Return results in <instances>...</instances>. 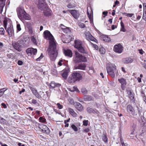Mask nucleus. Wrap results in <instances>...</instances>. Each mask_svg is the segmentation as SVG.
<instances>
[{
    "label": "nucleus",
    "instance_id": "obj_1",
    "mask_svg": "<svg viewBox=\"0 0 146 146\" xmlns=\"http://www.w3.org/2000/svg\"><path fill=\"white\" fill-rule=\"evenodd\" d=\"M45 39L49 40V46L48 49V54L52 61H55L58 54V50L55 40L52 34L48 30L44 32Z\"/></svg>",
    "mask_w": 146,
    "mask_h": 146
},
{
    "label": "nucleus",
    "instance_id": "obj_2",
    "mask_svg": "<svg viewBox=\"0 0 146 146\" xmlns=\"http://www.w3.org/2000/svg\"><path fill=\"white\" fill-rule=\"evenodd\" d=\"M82 79V76L79 72H73L69 76L68 81L70 83H74L76 82H79Z\"/></svg>",
    "mask_w": 146,
    "mask_h": 146
},
{
    "label": "nucleus",
    "instance_id": "obj_3",
    "mask_svg": "<svg viewBox=\"0 0 146 146\" xmlns=\"http://www.w3.org/2000/svg\"><path fill=\"white\" fill-rule=\"evenodd\" d=\"M17 11L18 17L20 19L23 20H29L31 19L30 15L20 7L17 8Z\"/></svg>",
    "mask_w": 146,
    "mask_h": 146
},
{
    "label": "nucleus",
    "instance_id": "obj_4",
    "mask_svg": "<svg viewBox=\"0 0 146 146\" xmlns=\"http://www.w3.org/2000/svg\"><path fill=\"white\" fill-rule=\"evenodd\" d=\"M107 72L111 77L114 78L115 74L117 76L118 75V73L116 67L115 65H114L112 66L108 67L106 68Z\"/></svg>",
    "mask_w": 146,
    "mask_h": 146
},
{
    "label": "nucleus",
    "instance_id": "obj_5",
    "mask_svg": "<svg viewBox=\"0 0 146 146\" xmlns=\"http://www.w3.org/2000/svg\"><path fill=\"white\" fill-rule=\"evenodd\" d=\"M75 57L74 59V61L76 63H78L82 62H86L87 61L86 58L80 54L78 52L75 53Z\"/></svg>",
    "mask_w": 146,
    "mask_h": 146
},
{
    "label": "nucleus",
    "instance_id": "obj_6",
    "mask_svg": "<svg viewBox=\"0 0 146 146\" xmlns=\"http://www.w3.org/2000/svg\"><path fill=\"white\" fill-rule=\"evenodd\" d=\"M123 47L120 44L115 45L113 47L114 51L118 54L122 53L123 50Z\"/></svg>",
    "mask_w": 146,
    "mask_h": 146
},
{
    "label": "nucleus",
    "instance_id": "obj_7",
    "mask_svg": "<svg viewBox=\"0 0 146 146\" xmlns=\"http://www.w3.org/2000/svg\"><path fill=\"white\" fill-rule=\"evenodd\" d=\"M26 51L28 55L34 56L37 53V50L36 48H29L26 50Z\"/></svg>",
    "mask_w": 146,
    "mask_h": 146
},
{
    "label": "nucleus",
    "instance_id": "obj_8",
    "mask_svg": "<svg viewBox=\"0 0 146 146\" xmlns=\"http://www.w3.org/2000/svg\"><path fill=\"white\" fill-rule=\"evenodd\" d=\"M5 29L10 36H12L14 35V30L12 24L9 23L8 25V27H7L6 29Z\"/></svg>",
    "mask_w": 146,
    "mask_h": 146
},
{
    "label": "nucleus",
    "instance_id": "obj_9",
    "mask_svg": "<svg viewBox=\"0 0 146 146\" xmlns=\"http://www.w3.org/2000/svg\"><path fill=\"white\" fill-rule=\"evenodd\" d=\"M86 38L88 40H90L94 41L96 43L98 42L97 40L94 38L91 34L89 32H87L85 34Z\"/></svg>",
    "mask_w": 146,
    "mask_h": 146
},
{
    "label": "nucleus",
    "instance_id": "obj_10",
    "mask_svg": "<svg viewBox=\"0 0 146 146\" xmlns=\"http://www.w3.org/2000/svg\"><path fill=\"white\" fill-rule=\"evenodd\" d=\"M127 111L130 113L132 115L134 116L137 115V114L135 113V111L133 107L130 105H128L126 107Z\"/></svg>",
    "mask_w": 146,
    "mask_h": 146
},
{
    "label": "nucleus",
    "instance_id": "obj_11",
    "mask_svg": "<svg viewBox=\"0 0 146 146\" xmlns=\"http://www.w3.org/2000/svg\"><path fill=\"white\" fill-rule=\"evenodd\" d=\"M69 12L75 19H78L79 17L80 14L78 11L71 10H69Z\"/></svg>",
    "mask_w": 146,
    "mask_h": 146
},
{
    "label": "nucleus",
    "instance_id": "obj_12",
    "mask_svg": "<svg viewBox=\"0 0 146 146\" xmlns=\"http://www.w3.org/2000/svg\"><path fill=\"white\" fill-rule=\"evenodd\" d=\"M38 6L39 9L41 11H43L46 10L48 8L47 5L46 3H38Z\"/></svg>",
    "mask_w": 146,
    "mask_h": 146
},
{
    "label": "nucleus",
    "instance_id": "obj_13",
    "mask_svg": "<svg viewBox=\"0 0 146 146\" xmlns=\"http://www.w3.org/2000/svg\"><path fill=\"white\" fill-rule=\"evenodd\" d=\"M118 81L121 84V87L122 90H124L125 88V85L126 84V80L124 78H121L118 79Z\"/></svg>",
    "mask_w": 146,
    "mask_h": 146
},
{
    "label": "nucleus",
    "instance_id": "obj_14",
    "mask_svg": "<svg viewBox=\"0 0 146 146\" xmlns=\"http://www.w3.org/2000/svg\"><path fill=\"white\" fill-rule=\"evenodd\" d=\"M30 89L31 90L33 94L38 99H40L42 98V97L37 92V90L35 88L31 87Z\"/></svg>",
    "mask_w": 146,
    "mask_h": 146
},
{
    "label": "nucleus",
    "instance_id": "obj_15",
    "mask_svg": "<svg viewBox=\"0 0 146 146\" xmlns=\"http://www.w3.org/2000/svg\"><path fill=\"white\" fill-rule=\"evenodd\" d=\"M89 8L90 10L88 9V7L87 8V13L88 16L90 19V22L91 23L92 20V15L93 14V10L91 7H90Z\"/></svg>",
    "mask_w": 146,
    "mask_h": 146
},
{
    "label": "nucleus",
    "instance_id": "obj_16",
    "mask_svg": "<svg viewBox=\"0 0 146 146\" xmlns=\"http://www.w3.org/2000/svg\"><path fill=\"white\" fill-rule=\"evenodd\" d=\"M63 52L65 56L69 57H72V52L71 50L69 49H64L63 50Z\"/></svg>",
    "mask_w": 146,
    "mask_h": 146
},
{
    "label": "nucleus",
    "instance_id": "obj_17",
    "mask_svg": "<svg viewBox=\"0 0 146 146\" xmlns=\"http://www.w3.org/2000/svg\"><path fill=\"white\" fill-rule=\"evenodd\" d=\"M12 45L14 48L16 50H18L19 51H21V47L20 46L17 42H12Z\"/></svg>",
    "mask_w": 146,
    "mask_h": 146
},
{
    "label": "nucleus",
    "instance_id": "obj_18",
    "mask_svg": "<svg viewBox=\"0 0 146 146\" xmlns=\"http://www.w3.org/2000/svg\"><path fill=\"white\" fill-rule=\"evenodd\" d=\"M69 72V68L68 67H66L65 69V70L62 74V77L66 79L68 76V74Z\"/></svg>",
    "mask_w": 146,
    "mask_h": 146
},
{
    "label": "nucleus",
    "instance_id": "obj_19",
    "mask_svg": "<svg viewBox=\"0 0 146 146\" xmlns=\"http://www.w3.org/2000/svg\"><path fill=\"white\" fill-rule=\"evenodd\" d=\"M74 106L76 108L78 111H81L83 110V107L80 103L78 102H76Z\"/></svg>",
    "mask_w": 146,
    "mask_h": 146
},
{
    "label": "nucleus",
    "instance_id": "obj_20",
    "mask_svg": "<svg viewBox=\"0 0 146 146\" xmlns=\"http://www.w3.org/2000/svg\"><path fill=\"white\" fill-rule=\"evenodd\" d=\"M68 111L70 114L73 117H76L78 116V115L73 109L70 108H68Z\"/></svg>",
    "mask_w": 146,
    "mask_h": 146
},
{
    "label": "nucleus",
    "instance_id": "obj_21",
    "mask_svg": "<svg viewBox=\"0 0 146 146\" xmlns=\"http://www.w3.org/2000/svg\"><path fill=\"white\" fill-rule=\"evenodd\" d=\"M133 61V60L130 57H127L122 59V61L124 64L131 63Z\"/></svg>",
    "mask_w": 146,
    "mask_h": 146
},
{
    "label": "nucleus",
    "instance_id": "obj_22",
    "mask_svg": "<svg viewBox=\"0 0 146 146\" xmlns=\"http://www.w3.org/2000/svg\"><path fill=\"white\" fill-rule=\"evenodd\" d=\"M87 111L89 113H93L94 114H98L99 112L97 110H94L90 107L87 108L86 109Z\"/></svg>",
    "mask_w": 146,
    "mask_h": 146
},
{
    "label": "nucleus",
    "instance_id": "obj_23",
    "mask_svg": "<svg viewBox=\"0 0 146 146\" xmlns=\"http://www.w3.org/2000/svg\"><path fill=\"white\" fill-rule=\"evenodd\" d=\"M75 47L77 49L82 45V42L79 40H75Z\"/></svg>",
    "mask_w": 146,
    "mask_h": 146
},
{
    "label": "nucleus",
    "instance_id": "obj_24",
    "mask_svg": "<svg viewBox=\"0 0 146 146\" xmlns=\"http://www.w3.org/2000/svg\"><path fill=\"white\" fill-rule=\"evenodd\" d=\"M101 40L105 42H108L111 40L110 38L106 35L102 36L101 37Z\"/></svg>",
    "mask_w": 146,
    "mask_h": 146
},
{
    "label": "nucleus",
    "instance_id": "obj_25",
    "mask_svg": "<svg viewBox=\"0 0 146 146\" xmlns=\"http://www.w3.org/2000/svg\"><path fill=\"white\" fill-rule=\"evenodd\" d=\"M78 50L82 53L87 54V52L85 49V48L82 45L77 48Z\"/></svg>",
    "mask_w": 146,
    "mask_h": 146
},
{
    "label": "nucleus",
    "instance_id": "obj_26",
    "mask_svg": "<svg viewBox=\"0 0 146 146\" xmlns=\"http://www.w3.org/2000/svg\"><path fill=\"white\" fill-rule=\"evenodd\" d=\"M86 65L85 64H80L76 67V69H79L84 70L86 67Z\"/></svg>",
    "mask_w": 146,
    "mask_h": 146
},
{
    "label": "nucleus",
    "instance_id": "obj_27",
    "mask_svg": "<svg viewBox=\"0 0 146 146\" xmlns=\"http://www.w3.org/2000/svg\"><path fill=\"white\" fill-rule=\"evenodd\" d=\"M84 100L85 101L93 100V98L90 96L85 95L84 97Z\"/></svg>",
    "mask_w": 146,
    "mask_h": 146
},
{
    "label": "nucleus",
    "instance_id": "obj_28",
    "mask_svg": "<svg viewBox=\"0 0 146 146\" xmlns=\"http://www.w3.org/2000/svg\"><path fill=\"white\" fill-rule=\"evenodd\" d=\"M51 11L48 8L46 10L44 11L43 13L45 16L48 17L51 15Z\"/></svg>",
    "mask_w": 146,
    "mask_h": 146
},
{
    "label": "nucleus",
    "instance_id": "obj_29",
    "mask_svg": "<svg viewBox=\"0 0 146 146\" xmlns=\"http://www.w3.org/2000/svg\"><path fill=\"white\" fill-rule=\"evenodd\" d=\"M102 139L105 143H107L108 142V138L106 133L103 135L102 136Z\"/></svg>",
    "mask_w": 146,
    "mask_h": 146
},
{
    "label": "nucleus",
    "instance_id": "obj_30",
    "mask_svg": "<svg viewBox=\"0 0 146 146\" xmlns=\"http://www.w3.org/2000/svg\"><path fill=\"white\" fill-rule=\"evenodd\" d=\"M5 0H0V13H2L3 8L5 5L4 3V1Z\"/></svg>",
    "mask_w": 146,
    "mask_h": 146
},
{
    "label": "nucleus",
    "instance_id": "obj_31",
    "mask_svg": "<svg viewBox=\"0 0 146 146\" xmlns=\"http://www.w3.org/2000/svg\"><path fill=\"white\" fill-rule=\"evenodd\" d=\"M120 24L121 26L120 31L123 32H125L126 31V30L125 28L123 23L121 21V22Z\"/></svg>",
    "mask_w": 146,
    "mask_h": 146
},
{
    "label": "nucleus",
    "instance_id": "obj_32",
    "mask_svg": "<svg viewBox=\"0 0 146 146\" xmlns=\"http://www.w3.org/2000/svg\"><path fill=\"white\" fill-rule=\"evenodd\" d=\"M65 28H64L62 27H61V28L63 29V31L64 32L66 33H68L70 32V31L69 28L67 27H64Z\"/></svg>",
    "mask_w": 146,
    "mask_h": 146
},
{
    "label": "nucleus",
    "instance_id": "obj_33",
    "mask_svg": "<svg viewBox=\"0 0 146 146\" xmlns=\"http://www.w3.org/2000/svg\"><path fill=\"white\" fill-rule=\"evenodd\" d=\"M76 5L73 3H70L67 5V7L69 8H72L76 7Z\"/></svg>",
    "mask_w": 146,
    "mask_h": 146
},
{
    "label": "nucleus",
    "instance_id": "obj_34",
    "mask_svg": "<svg viewBox=\"0 0 146 146\" xmlns=\"http://www.w3.org/2000/svg\"><path fill=\"white\" fill-rule=\"evenodd\" d=\"M17 42L21 47L23 46V44L24 43L23 39L19 40Z\"/></svg>",
    "mask_w": 146,
    "mask_h": 146
},
{
    "label": "nucleus",
    "instance_id": "obj_35",
    "mask_svg": "<svg viewBox=\"0 0 146 146\" xmlns=\"http://www.w3.org/2000/svg\"><path fill=\"white\" fill-rule=\"evenodd\" d=\"M81 92L84 94H86L88 93V91L86 88H83L81 89Z\"/></svg>",
    "mask_w": 146,
    "mask_h": 146
},
{
    "label": "nucleus",
    "instance_id": "obj_36",
    "mask_svg": "<svg viewBox=\"0 0 146 146\" xmlns=\"http://www.w3.org/2000/svg\"><path fill=\"white\" fill-rule=\"evenodd\" d=\"M39 121L40 122L45 123L46 121V119L44 118H43V117H40L39 118Z\"/></svg>",
    "mask_w": 146,
    "mask_h": 146
},
{
    "label": "nucleus",
    "instance_id": "obj_37",
    "mask_svg": "<svg viewBox=\"0 0 146 146\" xmlns=\"http://www.w3.org/2000/svg\"><path fill=\"white\" fill-rule=\"evenodd\" d=\"M95 71L94 68L92 67H89V72L91 73H93Z\"/></svg>",
    "mask_w": 146,
    "mask_h": 146
},
{
    "label": "nucleus",
    "instance_id": "obj_38",
    "mask_svg": "<svg viewBox=\"0 0 146 146\" xmlns=\"http://www.w3.org/2000/svg\"><path fill=\"white\" fill-rule=\"evenodd\" d=\"M31 41L35 45H36V39L34 36H32L31 37Z\"/></svg>",
    "mask_w": 146,
    "mask_h": 146
},
{
    "label": "nucleus",
    "instance_id": "obj_39",
    "mask_svg": "<svg viewBox=\"0 0 146 146\" xmlns=\"http://www.w3.org/2000/svg\"><path fill=\"white\" fill-rule=\"evenodd\" d=\"M143 19L146 21V8L144 9V13L143 16Z\"/></svg>",
    "mask_w": 146,
    "mask_h": 146
},
{
    "label": "nucleus",
    "instance_id": "obj_40",
    "mask_svg": "<svg viewBox=\"0 0 146 146\" xmlns=\"http://www.w3.org/2000/svg\"><path fill=\"white\" fill-rule=\"evenodd\" d=\"M6 90L5 88L0 90V97H1L4 94V92Z\"/></svg>",
    "mask_w": 146,
    "mask_h": 146
},
{
    "label": "nucleus",
    "instance_id": "obj_41",
    "mask_svg": "<svg viewBox=\"0 0 146 146\" xmlns=\"http://www.w3.org/2000/svg\"><path fill=\"white\" fill-rule=\"evenodd\" d=\"M50 86L52 88H54L56 87V83L54 82H52L50 83Z\"/></svg>",
    "mask_w": 146,
    "mask_h": 146
},
{
    "label": "nucleus",
    "instance_id": "obj_42",
    "mask_svg": "<svg viewBox=\"0 0 146 146\" xmlns=\"http://www.w3.org/2000/svg\"><path fill=\"white\" fill-rule=\"evenodd\" d=\"M7 55V57L9 58L13 59L14 58V56L12 54H8Z\"/></svg>",
    "mask_w": 146,
    "mask_h": 146
},
{
    "label": "nucleus",
    "instance_id": "obj_43",
    "mask_svg": "<svg viewBox=\"0 0 146 146\" xmlns=\"http://www.w3.org/2000/svg\"><path fill=\"white\" fill-rule=\"evenodd\" d=\"M71 127L74 131H78V128L74 125H72L71 126Z\"/></svg>",
    "mask_w": 146,
    "mask_h": 146
},
{
    "label": "nucleus",
    "instance_id": "obj_44",
    "mask_svg": "<svg viewBox=\"0 0 146 146\" xmlns=\"http://www.w3.org/2000/svg\"><path fill=\"white\" fill-rule=\"evenodd\" d=\"M5 31L4 29L3 28H0V34L3 35H4Z\"/></svg>",
    "mask_w": 146,
    "mask_h": 146
},
{
    "label": "nucleus",
    "instance_id": "obj_45",
    "mask_svg": "<svg viewBox=\"0 0 146 146\" xmlns=\"http://www.w3.org/2000/svg\"><path fill=\"white\" fill-rule=\"evenodd\" d=\"M6 122H7L6 120L3 118H2L0 121V123H1L3 124H6L7 123Z\"/></svg>",
    "mask_w": 146,
    "mask_h": 146
},
{
    "label": "nucleus",
    "instance_id": "obj_46",
    "mask_svg": "<svg viewBox=\"0 0 146 146\" xmlns=\"http://www.w3.org/2000/svg\"><path fill=\"white\" fill-rule=\"evenodd\" d=\"M32 103L33 104H36L37 106H40V104L37 102L36 100L35 99H33L32 100Z\"/></svg>",
    "mask_w": 146,
    "mask_h": 146
},
{
    "label": "nucleus",
    "instance_id": "obj_47",
    "mask_svg": "<svg viewBox=\"0 0 146 146\" xmlns=\"http://www.w3.org/2000/svg\"><path fill=\"white\" fill-rule=\"evenodd\" d=\"M4 26L5 28L6 29L7 27V20L6 19H5L3 21Z\"/></svg>",
    "mask_w": 146,
    "mask_h": 146
},
{
    "label": "nucleus",
    "instance_id": "obj_48",
    "mask_svg": "<svg viewBox=\"0 0 146 146\" xmlns=\"http://www.w3.org/2000/svg\"><path fill=\"white\" fill-rule=\"evenodd\" d=\"M56 105L57 106L58 108L59 109H62L63 108V106L60 105L59 103H57Z\"/></svg>",
    "mask_w": 146,
    "mask_h": 146
},
{
    "label": "nucleus",
    "instance_id": "obj_49",
    "mask_svg": "<svg viewBox=\"0 0 146 146\" xmlns=\"http://www.w3.org/2000/svg\"><path fill=\"white\" fill-rule=\"evenodd\" d=\"M44 57V55L42 53H41L40 56L36 59V61H40Z\"/></svg>",
    "mask_w": 146,
    "mask_h": 146
},
{
    "label": "nucleus",
    "instance_id": "obj_50",
    "mask_svg": "<svg viewBox=\"0 0 146 146\" xmlns=\"http://www.w3.org/2000/svg\"><path fill=\"white\" fill-rule=\"evenodd\" d=\"M142 131L140 135L141 136H143L144 133H145V135H146V127L144 128V130H143Z\"/></svg>",
    "mask_w": 146,
    "mask_h": 146
},
{
    "label": "nucleus",
    "instance_id": "obj_51",
    "mask_svg": "<svg viewBox=\"0 0 146 146\" xmlns=\"http://www.w3.org/2000/svg\"><path fill=\"white\" fill-rule=\"evenodd\" d=\"M83 125L84 126H87L88 124V120H84L83 121Z\"/></svg>",
    "mask_w": 146,
    "mask_h": 146
},
{
    "label": "nucleus",
    "instance_id": "obj_52",
    "mask_svg": "<svg viewBox=\"0 0 146 146\" xmlns=\"http://www.w3.org/2000/svg\"><path fill=\"white\" fill-rule=\"evenodd\" d=\"M73 88L74 90H71V92H74V91H76V92H78V91H79V90L78 89V88H77V87H76V86H74L73 87Z\"/></svg>",
    "mask_w": 146,
    "mask_h": 146
},
{
    "label": "nucleus",
    "instance_id": "obj_53",
    "mask_svg": "<svg viewBox=\"0 0 146 146\" xmlns=\"http://www.w3.org/2000/svg\"><path fill=\"white\" fill-rule=\"evenodd\" d=\"M17 31H20L21 30V27L20 25L19 24L17 25Z\"/></svg>",
    "mask_w": 146,
    "mask_h": 146
},
{
    "label": "nucleus",
    "instance_id": "obj_54",
    "mask_svg": "<svg viewBox=\"0 0 146 146\" xmlns=\"http://www.w3.org/2000/svg\"><path fill=\"white\" fill-rule=\"evenodd\" d=\"M68 101L71 104H72L74 103V101L72 99L69 98L68 99Z\"/></svg>",
    "mask_w": 146,
    "mask_h": 146
},
{
    "label": "nucleus",
    "instance_id": "obj_55",
    "mask_svg": "<svg viewBox=\"0 0 146 146\" xmlns=\"http://www.w3.org/2000/svg\"><path fill=\"white\" fill-rule=\"evenodd\" d=\"M63 63V60H60L58 62V64L60 66H61L62 65V63Z\"/></svg>",
    "mask_w": 146,
    "mask_h": 146
},
{
    "label": "nucleus",
    "instance_id": "obj_56",
    "mask_svg": "<svg viewBox=\"0 0 146 146\" xmlns=\"http://www.w3.org/2000/svg\"><path fill=\"white\" fill-rule=\"evenodd\" d=\"M79 26L82 28H84L85 27V25L84 24L82 23H80L79 24Z\"/></svg>",
    "mask_w": 146,
    "mask_h": 146
},
{
    "label": "nucleus",
    "instance_id": "obj_57",
    "mask_svg": "<svg viewBox=\"0 0 146 146\" xmlns=\"http://www.w3.org/2000/svg\"><path fill=\"white\" fill-rule=\"evenodd\" d=\"M104 49L103 48H101L100 49V51L102 54H104L105 53Z\"/></svg>",
    "mask_w": 146,
    "mask_h": 146
},
{
    "label": "nucleus",
    "instance_id": "obj_58",
    "mask_svg": "<svg viewBox=\"0 0 146 146\" xmlns=\"http://www.w3.org/2000/svg\"><path fill=\"white\" fill-rule=\"evenodd\" d=\"M126 16L129 17H131L133 15V13H126Z\"/></svg>",
    "mask_w": 146,
    "mask_h": 146
},
{
    "label": "nucleus",
    "instance_id": "obj_59",
    "mask_svg": "<svg viewBox=\"0 0 146 146\" xmlns=\"http://www.w3.org/2000/svg\"><path fill=\"white\" fill-rule=\"evenodd\" d=\"M17 63L19 65H21L23 64V62L21 60H19Z\"/></svg>",
    "mask_w": 146,
    "mask_h": 146
},
{
    "label": "nucleus",
    "instance_id": "obj_60",
    "mask_svg": "<svg viewBox=\"0 0 146 146\" xmlns=\"http://www.w3.org/2000/svg\"><path fill=\"white\" fill-rule=\"evenodd\" d=\"M120 142L121 143V144L122 143H124V141H123V139L122 138V136H120Z\"/></svg>",
    "mask_w": 146,
    "mask_h": 146
},
{
    "label": "nucleus",
    "instance_id": "obj_61",
    "mask_svg": "<svg viewBox=\"0 0 146 146\" xmlns=\"http://www.w3.org/2000/svg\"><path fill=\"white\" fill-rule=\"evenodd\" d=\"M130 94L129 95V97L131 100H133L134 98L132 94L131 93V92H130Z\"/></svg>",
    "mask_w": 146,
    "mask_h": 146
},
{
    "label": "nucleus",
    "instance_id": "obj_62",
    "mask_svg": "<svg viewBox=\"0 0 146 146\" xmlns=\"http://www.w3.org/2000/svg\"><path fill=\"white\" fill-rule=\"evenodd\" d=\"M90 131V129L88 128H86L83 130V131L85 132H88Z\"/></svg>",
    "mask_w": 146,
    "mask_h": 146
},
{
    "label": "nucleus",
    "instance_id": "obj_63",
    "mask_svg": "<svg viewBox=\"0 0 146 146\" xmlns=\"http://www.w3.org/2000/svg\"><path fill=\"white\" fill-rule=\"evenodd\" d=\"M135 130V129H134V128H133L132 129V130L131 131V133H130L131 134V135H134V132Z\"/></svg>",
    "mask_w": 146,
    "mask_h": 146
},
{
    "label": "nucleus",
    "instance_id": "obj_64",
    "mask_svg": "<svg viewBox=\"0 0 146 146\" xmlns=\"http://www.w3.org/2000/svg\"><path fill=\"white\" fill-rule=\"evenodd\" d=\"M1 106L4 108H7V106H6V104L4 103H2L1 104Z\"/></svg>",
    "mask_w": 146,
    "mask_h": 146
}]
</instances>
